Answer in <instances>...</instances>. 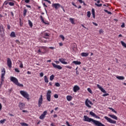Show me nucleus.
<instances>
[{"mask_svg":"<svg viewBox=\"0 0 126 126\" xmlns=\"http://www.w3.org/2000/svg\"><path fill=\"white\" fill-rule=\"evenodd\" d=\"M7 66H8V67H9L10 68H11V66L12 65V62H11V60L10 59V58H8L7 59Z\"/></svg>","mask_w":126,"mask_h":126,"instance_id":"12","label":"nucleus"},{"mask_svg":"<svg viewBox=\"0 0 126 126\" xmlns=\"http://www.w3.org/2000/svg\"><path fill=\"white\" fill-rule=\"evenodd\" d=\"M72 5H74V6H75V7H77V6H76V5H75V3H74V2H72Z\"/></svg>","mask_w":126,"mask_h":126,"instance_id":"56","label":"nucleus"},{"mask_svg":"<svg viewBox=\"0 0 126 126\" xmlns=\"http://www.w3.org/2000/svg\"><path fill=\"white\" fill-rule=\"evenodd\" d=\"M42 104H43V94H41L38 99V105L39 108L42 106Z\"/></svg>","mask_w":126,"mask_h":126,"instance_id":"11","label":"nucleus"},{"mask_svg":"<svg viewBox=\"0 0 126 126\" xmlns=\"http://www.w3.org/2000/svg\"><path fill=\"white\" fill-rule=\"evenodd\" d=\"M78 0V1L80 2V3H83V1H82V0Z\"/></svg>","mask_w":126,"mask_h":126,"instance_id":"61","label":"nucleus"},{"mask_svg":"<svg viewBox=\"0 0 126 126\" xmlns=\"http://www.w3.org/2000/svg\"><path fill=\"white\" fill-rule=\"evenodd\" d=\"M108 116L109 117H110V118H111L112 119L118 121V117H117L116 116L112 114H109Z\"/></svg>","mask_w":126,"mask_h":126,"instance_id":"20","label":"nucleus"},{"mask_svg":"<svg viewBox=\"0 0 126 126\" xmlns=\"http://www.w3.org/2000/svg\"><path fill=\"white\" fill-rule=\"evenodd\" d=\"M42 115L43 116H44L45 117H46V115H47V111H44V112L43 113Z\"/></svg>","mask_w":126,"mask_h":126,"instance_id":"51","label":"nucleus"},{"mask_svg":"<svg viewBox=\"0 0 126 126\" xmlns=\"http://www.w3.org/2000/svg\"><path fill=\"white\" fill-rule=\"evenodd\" d=\"M10 80L13 83H14L17 86H19V87H23V84L19 83L18 82V79L16 78L15 77L11 76L10 78Z\"/></svg>","mask_w":126,"mask_h":126,"instance_id":"2","label":"nucleus"},{"mask_svg":"<svg viewBox=\"0 0 126 126\" xmlns=\"http://www.w3.org/2000/svg\"><path fill=\"white\" fill-rule=\"evenodd\" d=\"M84 122H88V123H93L94 125L96 126H105L104 124H102V123L96 121L92 118H90L88 117L87 116H84Z\"/></svg>","mask_w":126,"mask_h":126,"instance_id":"1","label":"nucleus"},{"mask_svg":"<svg viewBox=\"0 0 126 126\" xmlns=\"http://www.w3.org/2000/svg\"><path fill=\"white\" fill-rule=\"evenodd\" d=\"M52 65L54 68H58V69L60 70L63 69V67L61 65L56 64L55 63H52Z\"/></svg>","mask_w":126,"mask_h":126,"instance_id":"14","label":"nucleus"},{"mask_svg":"<svg viewBox=\"0 0 126 126\" xmlns=\"http://www.w3.org/2000/svg\"><path fill=\"white\" fill-rule=\"evenodd\" d=\"M90 115L94 117V118H95V119H100V117L96 115V114H95V113L92 111L90 112Z\"/></svg>","mask_w":126,"mask_h":126,"instance_id":"17","label":"nucleus"},{"mask_svg":"<svg viewBox=\"0 0 126 126\" xmlns=\"http://www.w3.org/2000/svg\"><path fill=\"white\" fill-rule=\"evenodd\" d=\"M54 98L58 99V98H59V95H58L57 94H54Z\"/></svg>","mask_w":126,"mask_h":126,"instance_id":"53","label":"nucleus"},{"mask_svg":"<svg viewBox=\"0 0 126 126\" xmlns=\"http://www.w3.org/2000/svg\"><path fill=\"white\" fill-rule=\"evenodd\" d=\"M10 37H16L15 36V32H12L10 35Z\"/></svg>","mask_w":126,"mask_h":126,"instance_id":"33","label":"nucleus"},{"mask_svg":"<svg viewBox=\"0 0 126 126\" xmlns=\"http://www.w3.org/2000/svg\"><path fill=\"white\" fill-rule=\"evenodd\" d=\"M9 5H10V6H14V3L13 2H9Z\"/></svg>","mask_w":126,"mask_h":126,"instance_id":"37","label":"nucleus"},{"mask_svg":"<svg viewBox=\"0 0 126 126\" xmlns=\"http://www.w3.org/2000/svg\"><path fill=\"white\" fill-rule=\"evenodd\" d=\"M16 43L18 44V45H20L21 43L19 40H16Z\"/></svg>","mask_w":126,"mask_h":126,"instance_id":"47","label":"nucleus"},{"mask_svg":"<svg viewBox=\"0 0 126 126\" xmlns=\"http://www.w3.org/2000/svg\"><path fill=\"white\" fill-rule=\"evenodd\" d=\"M47 2H48V3H50V4H51V3H52V2H51V1L49 0H46V1Z\"/></svg>","mask_w":126,"mask_h":126,"instance_id":"62","label":"nucleus"},{"mask_svg":"<svg viewBox=\"0 0 126 126\" xmlns=\"http://www.w3.org/2000/svg\"><path fill=\"white\" fill-rule=\"evenodd\" d=\"M52 7H54L55 9H58V8H60V7H62V5L59 3L52 4Z\"/></svg>","mask_w":126,"mask_h":126,"instance_id":"13","label":"nucleus"},{"mask_svg":"<svg viewBox=\"0 0 126 126\" xmlns=\"http://www.w3.org/2000/svg\"><path fill=\"white\" fill-rule=\"evenodd\" d=\"M9 1H13V2H15V1L13 0H7L4 2V4H5V5H7L8 4H9Z\"/></svg>","mask_w":126,"mask_h":126,"instance_id":"24","label":"nucleus"},{"mask_svg":"<svg viewBox=\"0 0 126 126\" xmlns=\"http://www.w3.org/2000/svg\"><path fill=\"white\" fill-rule=\"evenodd\" d=\"M121 44L123 47H124L125 48H126V43H125V42L121 41Z\"/></svg>","mask_w":126,"mask_h":126,"instance_id":"36","label":"nucleus"},{"mask_svg":"<svg viewBox=\"0 0 126 126\" xmlns=\"http://www.w3.org/2000/svg\"><path fill=\"white\" fill-rule=\"evenodd\" d=\"M39 119L40 120H43V119H45V116L44 115H43V114H42L40 117H39Z\"/></svg>","mask_w":126,"mask_h":126,"instance_id":"39","label":"nucleus"},{"mask_svg":"<svg viewBox=\"0 0 126 126\" xmlns=\"http://www.w3.org/2000/svg\"><path fill=\"white\" fill-rule=\"evenodd\" d=\"M104 119L106 120V121L110 123V124H117V121L113 120V119L108 117L107 116H105L104 117Z\"/></svg>","mask_w":126,"mask_h":126,"instance_id":"8","label":"nucleus"},{"mask_svg":"<svg viewBox=\"0 0 126 126\" xmlns=\"http://www.w3.org/2000/svg\"><path fill=\"white\" fill-rule=\"evenodd\" d=\"M19 67L20 68H23V63H20Z\"/></svg>","mask_w":126,"mask_h":126,"instance_id":"54","label":"nucleus"},{"mask_svg":"<svg viewBox=\"0 0 126 126\" xmlns=\"http://www.w3.org/2000/svg\"><path fill=\"white\" fill-rule=\"evenodd\" d=\"M81 56L82 57H88V56H89V53L83 52V53H81Z\"/></svg>","mask_w":126,"mask_h":126,"instance_id":"23","label":"nucleus"},{"mask_svg":"<svg viewBox=\"0 0 126 126\" xmlns=\"http://www.w3.org/2000/svg\"><path fill=\"white\" fill-rule=\"evenodd\" d=\"M21 125L23 126H28V124L25 123H21Z\"/></svg>","mask_w":126,"mask_h":126,"instance_id":"41","label":"nucleus"},{"mask_svg":"<svg viewBox=\"0 0 126 126\" xmlns=\"http://www.w3.org/2000/svg\"><path fill=\"white\" fill-rule=\"evenodd\" d=\"M28 22H29V25L30 26V27H31V28H32V27H33V23H32V22L30 21V20H28Z\"/></svg>","mask_w":126,"mask_h":126,"instance_id":"29","label":"nucleus"},{"mask_svg":"<svg viewBox=\"0 0 126 126\" xmlns=\"http://www.w3.org/2000/svg\"><path fill=\"white\" fill-rule=\"evenodd\" d=\"M73 90L75 93H76L78 90H80V88L78 86L75 85L74 86Z\"/></svg>","mask_w":126,"mask_h":126,"instance_id":"16","label":"nucleus"},{"mask_svg":"<svg viewBox=\"0 0 126 126\" xmlns=\"http://www.w3.org/2000/svg\"><path fill=\"white\" fill-rule=\"evenodd\" d=\"M116 78H117V79H119V80H124L125 79V77L123 76H117Z\"/></svg>","mask_w":126,"mask_h":126,"instance_id":"26","label":"nucleus"},{"mask_svg":"<svg viewBox=\"0 0 126 126\" xmlns=\"http://www.w3.org/2000/svg\"><path fill=\"white\" fill-rule=\"evenodd\" d=\"M30 2V0H22L21 1V4L25 5V3H29Z\"/></svg>","mask_w":126,"mask_h":126,"instance_id":"19","label":"nucleus"},{"mask_svg":"<svg viewBox=\"0 0 126 126\" xmlns=\"http://www.w3.org/2000/svg\"><path fill=\"white\" fill-rule=\"evenodd\" d=\"M19 107L20 108V110H23V109H25V104L22 102H19Z\"/></svg>","mask_w":126,"mask_h":126,"instance_id":"15","label":"nucleus"},{"mask_svg":"<svg viewBox=\"0 0 126 126\" xmlns=\"http://www.w3.org/2000/svg\"><path fill=\"white\" fill-rule=\"evenodd\" d=\"M72 63H74V64L80 65L81 64V62L80 61H74L72 62Z\"/></svg>","mask_w":126,"mask_h":126,"instance_id":"25","label":"nucleus"},{"mask_svg":"<svg viewBox=\"0 0 126 126\" xmlns=\"http://www.w3.org/2000/svg\"><path fill=\"white\" fill-rule=\"evenodd\" d=\"M15 71H16V72H20V70H19V69H18L17 68L15 69Z\"/></svg>","mask_w":126,"mask_h":126,"instance_id":"50","label":"nucleus"},{"mask_svg":"<svg viewBox=\"0 0 126 126\" xmlns=\"http://www.w3.org/2000/svg\"><path fill=\"white\" fill-rule=\"evenodd\" d=\"M65 67H66V68H69V69H71L72 68V67L69 65L65 66Z\"/></svg>","mask_w":126,"mask_h":126,"instance_id":"46","label":"nucleus"},{"mask_svg":"<svg viewBox=\"0 0 126 126\" xmlns=\"http://www.w3.org/2000/svg\"><path fill=\"white\" fill-rule=\"evenodd\" d=\"M93 105V103H92V101H90L89 99L87 98L85 101V105L87 107H88V108H91V105Z\"/></svg>","mask_w":126,"mask_h":126,"instance_id":"10","label":"nucleus"},{"mask_svg":"<svg viewBox=\"0 0 126 126\" xmlns=\"http://www.w3.org/2000/svg\"><path fill=\"white\" fill-rule=\"evenodd\" d=\"M95 5L96 6H98V7H100L102 6V4H97V3H95Z\"/></svg>","mask_w":126,"mask_h":126,"instance_id":"43","label":"nucleus"},{"mask_svg":"<svg viewBox=\"0 0 126 126\" xmlns=\"http://www.w3.org/2000/svg\"><path fill=\"white\" fill-rule=\"evenodd\" d=\"M52 95V91L48 90L46 93V99L48 102H51V97Z\"/></svg>","mask_w":126,"mask_h":126,"instance_id":"9","label":"nucleus"},{"mask_svg":"<svg viewBox=\"0 0 126 126\" xmlns=\"http://www.w3.org/2000/svg\"><path fill=\"white\" fill-rule=\"evenodd\" d=\"M87 90L90 93H92V90H91V89H90V88H88L87 89Z\"/></svg>","mask_w":126,"mask_h":126,"instance_id":"48","label":"nucleus"},{"mask_svg":"<svg viewBox=\"0 0 126 126\" xmlns=\"http://www.w3.org/2000/svg\"><path fill=\"white\" fill-rule=\"evenodd\" d=\"M59 61L63 64H67V62H65V59L63 58L59 59Z\"/></svg>","mask_w":126,"mask_h":126,"instance_id":"18","label":"nucleus"},{"mask_svg":"<svg viewBox=\"0 0 126 126\" xmlns=\"http://www.w3.org/2000/svg\"><path fill=\"white\" fill-rule=\"evenodd\" d=\"M51 126H56V125H55V124L54 123H51Z\"/></svg>","mask_w":126,"mask_h":126,"instance_id":"64","label":"nucleus"},{"mask_svg":"<svg viewBox=\"0 0 126 126\" xmlns=\"http://www.w3.org/2000/svg\"><path fill=\"white\" fill-rule=\"evenodd\" d=\"M108 109L109 110H111L112 112H113V113H115V114H117V111H116V110H115V109H114L113 108L109 107Z\"/></svg>","mask_w":126,"mask_h":126,"instance_id":"34","label":"nucleus"},{"mask_svg":"<svg viewBox=\"0 0 126 126\" xmlns=\"http://www.w3.org/2000/svg\"><path fill=\"white\" fill-rule=\"evenodd\" d=\"M5 121H6V120L5 119H3L0 121V124H3V123H4V122H5Z\"/></svg>","mask_w":126,"mask_h":126,"instance_id":"42","label":"nucleus"},{"mask_svg":"<svg viewBox=\"0 0 126 126\" xmlns=\"http://www.w3.org/2000/svg\"><path fill=\"white\" fill-rule=\"evenodd\" d=\"M66 99L67 100V101H71L72 100V96L70 95H67Z\"/></svg>","mask_w":126,"mask_h":126,"instance_id":"27","label":"nucleus"},{"mask_svg":"<svg viewBox=\"0 0 126 126\" xmlns=\"http://www.w3.org/2000/svg\"><path fill=\"white\" fill-rule=\"evenodd\" d=\"M60 37H61L62 39H63V41L64 40V36L63 34L60 35Z\"/></svg>","mask_w":126,"mask_h":126,"instance_id":"49","label":"nucleus"},{"mask_svg":"<svg viewBox=\"0 0 126 126\" xmlns=\"http://www.w3.org/2000/svg\"><path fill=\"white\" fill-rule=\"evenodd\" d=\"M69 20L72 24H75V23H74V19L70 18Z\"/></svg>","mask_w":126,"mask_h":126,"instance_id":"32","label":"nucleus"},{"mask_svg":"<svg viewBox=\"0 0 126 126\" xmlns=\"http://www.w3.org/2000/svg\"><path fill=\"white\" fill-rule=\"evenodd\" d=\"M87 17L89 18H90V16H91V12H90V11H89L87 12Z\"/></svg>","mask_w":126,"mask_h":126,"instance_id":"35","label":"nucleus"},{"mask_svg":"<svg viewBox=\"0 0 126 126\" xmlns=\"http://www.w3.org/2000/svg\"><path fill=\"white\" fill-rule=\"evenodd\" d=\"M5 30L4 28H3V26L2 25H0V33L2 32H4Z\"/></svg>","mask_w":126,"mask_h":126,"instance_id":"21","label":"nucleus"},{"mask_svg":"<svg viewBox=\"0 0 126 126\" xmlns=\"http://www.w3.org/2000/svg\"><path fill=\"white\" fill-rule=\"evenodd\" d=\"M44 81L46 83H49V80L48 79L47 76H44Z\"/></svg>","mask_w":126,"mask_h":126,"instance_id":"31","label":"nucleus"},{"mask_svg":"<svg viewBox=\"0 0 126 126\" xmlns=\"http://www.w3.org/2000/svg\"><path fill=\"white\" fill-rule=\"evenodd\" d=\"M40 19H41L42 22H43V23H44V22L45 21V20H44V18H43V16L42 15H41L40 16Z\"/></svg>","mask_w":126,"mask_h":126,"instance_id":"40","label":"nucleus"},{"mask_svg":"<svg viewBox=\"0 0 126 126\" xmlns=\"http://www.w3.org/2000/svg\"><path fill=\"white\" fill-rule=\"evenodd\" d=\"M97 87L100 89L101 92H102L103 93H105V94H103L102 95L103 97H105V96H109V94H106L107 93V92L103 88H102V87H101L100 85L97 84Z\"/></svg>","mask_w":126,"mask_h":126,"instance_id":"7","label":"nucleus"},{"mask_svg":"<svg viewBox=\"0 0 126 126\" xmlns=\"http://www.w3.org/2000/svg\"><path fill=\"white\" fill-rule=\"evenodd\" d=\"M54 78H55V76L54 75H52L50 77V80L51 81L53 80Z\"/></svg>","mask_w":126,"mask_h":126,"instance_id":"38","label":"nucleus"},{"mask_svg":"<svg viewBox=\"0 0 126 126\" xmlns=\"http://www.w3.org/2000/svg\"><path fill=\"white\" fill-rule=\"evenodd\" d=\"M7 29H8L9 30H10V26H9V25H7Z\"/></svg>","mask_w":126,"mask_h":126,"instance_id":"63","label":"nucleus"},{"mask_svg":"<svg viewBox=\"0 0 126 126\" xmlns=\"http://www.w3.org/2000/svg\"><path fill=\"white\" fill-rule=\"evenodd\" d=\"M51 33L47 32V31H44L41 32V35L44 39H49Z\"/></svg>","mask_w":126,"mask_h":126,"instance_id":"6","label":"nucleus"},{"mask_svg":"<svg viewBox=\"0 0 126 126\" xmlns=\"http://www.w3.org/2000/svg\"><path fill=\"white\" fill-rule=\"evenodd\" d=\"M125 23H123V24L121 25V28H125Z\"/></svg>","mask_w":126,"mask_h":126,"instance_id":"55","label":"nucleus"},{"mask_svg":"<svg viewBox=\"0 0 126 126\" xmlns=\"http://www.w3.org/2000/svg\"><path fill=\"white\" fill-rule=\"evenodd\" d=\"M27 13V9H24V11H23V16L25 17L26 16V14Z\"/></svg>","mask_w":126,"mask_h":126,"instance_id":"30","label":"nucleus"},{"mask_svg":"<svg viewBox=\"0 0 126 126\" xmlns=\"http://www.w3.org/2000/svg\"><path fill=\"white\" fill-rule=\"evenodd\" d=\"M44 24H46V25H49L50 23H49V22L47 21H44V22H43Z\"/></svg>","mask_w":126,"mask_h":126,"instance_id":"45","label":"nucleus"},{"mask_svg":"<svg viewBox=\"0 0 126 126\" xmlns=\"http://www.w3.org/2000/svg\"><path fill=\"white\" fill-rule=\"evenodd\" d=\"M93 24H94V25L95 26H98V24L96 23L93 22Z\"/></svg>","mask_w":126,"mask_h":126,"instance_id":"58","label":"nucleus"},{"mask_svg":"<svg viewBox=\"0 0 126 126\" xmlns=\"http://www.w3.org/2000/svg\"><path fill=\"white\" fill-rule=\"evenodd\" d=\"M39 41L40 43H47V40H45L43 37H40Z\"/></svg>","mask_w":126,"mask_h":126,"instance_id":"22","label":"nucleus"},{"mask_svg":"<svg viewBox=\"0 0 126 126\" xmlns=\"http://www.w3.org/2000/svg\"><path fill=\"white\" fill-rule=\"evenodd\" d=\"M43 5L44 7H48V6H47V5H46V4L45 3H43Z\"/></svg>","mask_w":126,"mask_h":126,"instance_id":"59","label":"nucleus"},{"mask_svg":"<svg viewBox=\"0 0 126 126\" xmlns=\"http://www.w3.org/2000/svg\"><path fill=\"white\" fill-rule=\"evenodd\" d=\"M55 86H56V87H60V86H61V84H60L59 83H56Z\"/></svg>","mask_w":126,"mask_h":126,"instance_id":"44","label":"nucleus"},{"mask_svg":"<svg viewBox=\"0 0 126 126\" xmlns=\"http://www.w3.org/2000/svg\"><path fill=\"white\" fill-rule=\"evenodd\" d=\"M39 75H40V77H43V76H44V73L41 72V73L39 74Z\"/></svg>","mask_w":126,"mask_h":126,"instance_id":"52","label":"nucleus"},{"mask_svg":"<svg viewBox=\"0 0 126 126\" xmlns=\"http://www.w3.org/2000/svg\"><path fill=\"white\" fill-rule=\"evenodd\" d=\"M4 75H5V69L3 68L1 70V82L0 84V88L2 85V82L4 81Z\"/></svg>","mask_w":126,"mask_h":126,"instance_id":"4","label":"nucleus"},{"mask_svg":"<svg viewBox=\"0 0 126 126\" xmlns=\"http://www.w3.org/2000/svg\"><path fill=\"white\" fill-rule=\"evenodd\" d=\"M99 32V34H102V33H103V30H100Z\"/></svg>","mask_w":126,"mask_h":126,"instance_id":"57","label":"nucleus"},{"mask_svg":"<svg viewBox=\"0 0 126 126\" xmlns=\"http://www.w3.org/2000/svg\"><path fill=\"white\" fill-rule=\"evenodd\" d=\"M47 47L46 46L40 47L37 51V53L39 55H44L47 53Z\"/></svg>","mask_w":126,"mask_h":126,"instance_id":"3","label":"nucleus"},{"mask_svg":"<svg viewBox=\"0 0 126 126\" xmlns=\"http://www.w3.org/2000/svg\"><path fill=\"white\" fill-rule=\"evenodd\" d=\"M20 93L21 95L23 96V97H24V98H26V99H27V100H29L30 99L29 98L30 95L28 94V93H27V92L25 91H20Z\"/></svg>","mask_w":126,"mask_h":126,"instance_id":"5","label":"nucleus"},{"mask_svg":"<svg viewBox=\"0 0 126 126\" xmlns=\"http://www.w3.org/2000/svg\"><path fill=\"white\" fill-rule=\"evenodd\" d=\"M63 44L62 42L59 43V46H60V47H62V46H63Z\"/></svg>","mask_w":126,"mask_h":126,"instance_id":"60","label":"nucleus"},{"mask_svg":"<svg viewBox=\"0 0 126 126\" xmlns=\"http://www.w3.org/2000/svg\"><path fill=\"white\" fill-rule=\"evenodd\" d=\"M92 12L93 18L95 19V9H94V8H92Z\"/></svg>","mask_w":126,"mask_h":126,"instance_id":"28","label":"nucleus"}]
</instances>
